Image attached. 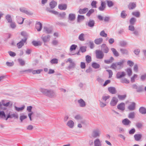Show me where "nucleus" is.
<instances>
[{
  "label": "nucleus",
  "mask_w": 146,
  "mask_h": 146,
  "mask_svg": "<svg viewBox=\"0 0 146 146\" xmlns=\"http://www.w3.org/2000/svg\"><path fill=\"white\" fill-rule=\"evenodd\" d=\"M125 62V59H121L119 62L113 63L110 66V68L115 70L121 69L123 68L124 64Z\"/></svg>",
  "instance_id": "nucleus-1"
},
{
  "label": "nucleus",
  "mask_w": 146,
  "mask_h": 146,
  "mask_svg": "<svg viewBox=\"0 0 146 146\" xmlns=\"http://www.w3.org/2000/svg\"><path fill=\"white\" fill-rule=\"evenodd\" d=\"M40 90L44 95L50 97L52 98L55 96V93L51 90L41 88L40 89Z\"/></svg>",
  "instance_id": "nucleus-2"
},
{
  "label": "nucleus",
  "mask_w": 146,
  "mask_h": 146,
  "mask_svg": "<svg viewBox=\"0 0 146 146\" xmlns=\"http://www.w3.org/2000/svg\"><path fill=\"white\" fill-rule=\"evenodd\" d=\"M101 131L99 129L94 130L91 134L90 137L91 138H96L100 137Z\"/></svg>",
  "instance_id": "nucleus-3"
},
{
  "label": "nucleus",
  "mask_w": 146,
  "mask_h": 146,
  "mask_svg": "<svg viewBox=\"0 0 146 146\" xmlns=\"http://www.w3.org/2000/svg\"><path fill=\"white\" fill-rule=\"evenodd\" d=\"M131 88L133 89L136 90V91L138 92H141L143 90V85H139L136 84L132 85L131 86Z\"/></svg>",
  "instance_id": "nucleus-4"
},
{
  "label": "nucleus",
  "mask_w": 146,
  "mask_h": 146,
  "mask_svg": "<svg viewBox=\"0 0 146 146\" xmlns=\"http://www.w3.org/2000/svg\"><path fill=\"white\" fill-rule=\"evenodd\" d=\"M96 55L97 58L102 59L104 57V54L102 51L97 50H96Z\"/></svg>",
  "instance_id": "nucleus-5"
},
{
  "label": "nucleus",
  "mask_w": 146,
  "mask_h": 146,
  "mask_svg": "<svg viewBox=\"0 0 146 146\" xmlns=\"http://www.w3.org/2000/svg\"><path fill=\"white\" fill-rule=\"evenodd\" d=\"M27 38L25 37L24 39H22L17 44V46L18 48H21L26 42Z\"/></svg>",
  "instance_id": "nucleus-6"
},
{
  "label": "nucleus",
  "mask_w": 146,
  "mask_h": 146,
  "mask_svg": "<svg viewBox=\"0 0 146 146\" xmlns=\"http://www.w3.org/2000/svg\"><path fill=\"white\" fill-rule=\"evenodd\" d=\"M126 75L125 72L124 71L118 72L116 74V78L117 79H120Z\"/></svg>",
  "instance_id": "nucleus-7"
},
{
  "label": "nucleus",
  "mask_w": 146,
  "mask_h": 146,
  "mask_svg": "<svg viewBox=\"0 0 146 146\" xmlns=\"http://www.w3.org/2000/svg\"><path fill=\"white\" fill-rule=\"evenodd\" d=\"M118 102L117 98L115 97L112 98L110 102V105L111 106H116Z\"/></svg>",
  "instance_id": "nucleus-8"
},
{
  "label": "nucleus",
  "mask_w": 146,
  "mask_h": 146,
  "mask_svg": "<svg viewBox=\"0 0 146 146\" xmlns=\"http://www.w3.org/2000/svg\"><path fill=\"white\" fill-rule=\"evenodd\" d=\"M50 36L49 35H43L42 37V38L43 41L44 42H49L50 40Z\"/></svg>",
  "instance_id": "nucleus-9"
},
{
  "label": "nucleus",
  "mask_w": 146,
  "mask_h": 146,
  "mask_svg": "<svg viewBox=\"0 0 146 146\" xmlns=\"http://www.w3.org/2000/svg\"><path fill=\"white\" fill-rule=\"evenodd\" d=\"M94 146H102V141L99 139L97 138L94 142Z\"/></svg>",
  "instance_id": "nucleus-10"
},
{
  "label": "nucleus",
  "mask_w": 146,
  "mask_h": 146,
  "mask_svg": "<svg viewBox=\"0 0 146 146\" xmlns=\"http://www.w3.org/2000/svg\"><path fill=\"white\" fill-rule=\"evenodd\" d=\"M122 123L126 126H130L131 122L127 118H125L122 121Z\"/></svg>",
  "instance_id": "nucleus-11"
},
{
  "label": "nucleus",
  "mask_w": 146,
  "mask_h": 146,
  "mask_svg": "<svg viewBox=\"0 0 146 146\" xmlns=\"http://www.w3.org/2000/svg\"><path fill=\"white\" fill-rule=\"evenodd\" d=\"M78 102L80 107L84 108L86 106V102L82 99L78 100Z\"/></svg>",
  "instance_id": "nucleus-12"
},
{
  "label": "nucleus",
  "mask_w": 146,
  "mask_h": 146,
  "mask_svg": "<svg viewBox=\"0 0 146 146\" xmlns=\"http://www.w3.org/2000/svg\"><path fill=\"white\" fill-rule=\"evenodd\" d=\"M142 135L141 134H135L134 135V137L135 141H139L141 139Z\"/></svg>",
  "instance_id": "nucleus-13"
},
{
  "label": "nucleus",
  "mask_w": 146,
  "mask_h": 146,
  "mask_svg": "<svg viewBox=\"0 0 146 146\" xmlns=\"http://www.w3.org/2000/svg\"><path fill=\"white\" fill-rule=\"evenodd\" d=\"M42 24L40 22H37L35 25V28L38 31H40L42 29Z\"/></svg>",
  "instance_id": "nucleus-14"
},
{
  "label": "nucleus",
  "mask_w": 146,
  "mask_h": 146,
  "mask_svg": "<svg viewBox=\"0 0 146 146\" xmlns=\"http://www.w3.org/2000/svg\"><path fill=\"white\" fill-rule=\"evenodd\" d=\"M66 125L69 128H72L74 127V123L72 120H70L67 122Z\"/></svg>",
  "instance_id": "nucleus-15"
},
{
  "label": "nucleus",
  "mask_w": 146,
  "mask_h": 146,
  "mask_svg": "<svg viewBox=\"0 0 146 146\" xmlns=\"http://www.w3.org/2000/svg\"><path fill=\"white\" fill-rule=\"evenodd\" d=\"M101 47L102 50L104 53H107L108 52V48L105 44H102L101 46Z\"/></svg>",
  "instance_id": "nucleus-16"
},
{
  "label": "nucleus",
  "mask_w": 146,
  "mask_h": 146,
  "mask_svg": "<svg viewBox=\"0 0 146 146\" xmlns=\"http://www.w3.org/2000/svg\"><path fill=\"white\" fill-rule=\"evenodd\" d=\"M76 18V15L74 13H70L68 16V19L71 21H74Z\"/></svg>",
  "instance_id": "nucleus-17"
},
{
  "label": "nucleus",
  "mask_w": 146,
  "mask_h": 146,
  "mask_svg": "<svg viewBox=\"0 0 146 146\" xmlns=\"http://www.w3.org/2000/svg\"><path fill=\"white\" fill-rule=\"evenodd\" d=\"M117 108L121 111H124L125 109V105L124 103H121L118 105L117 106Z\"/></svg>",
  "instance_id": "nucleus-18"
},
{
  "label": "nucleus",
  "mask_w": 146,
  "mask_h": 146,
  "mask_svg": "<svg viewBox=\"0 0 146 146\" xmlns=\"http://www.w3.org/2000/svg\"><path fill=\"white\" fill-rule=\"evenodd\" d=\"M88 26L91 28L93 27L95 25V21L93 20L90 19L86 23Z\"/></svg>",
  "instance_id": "nucleus-19"
},
{
  "label": "nucleus",
  "mask_w": 146,
  "mask_h": 146,
  "mask_svg": "<svg viewBox=\"0 0 146 146\" xmlns=\"http://www.w3.org/2000/svg\"><path fill=\"white\" fill-rule=\"evenodd\" d=\"M110 96L109 95H104L102 97L101 100L102 101L104 102H108L109 101H108V100L110 98Z\"/></svg>",
  "instance_id": "nucleus-20"
},
{
  "label": "nucleus",
  "mask_w": 146,
  "mask_h": 146,
  "mask_svg": "<svg viewBox=\"0 0 146 146\" xmlns=\"http://www.w3.org/2000/svg\"><path fill=\"white\" fill-rule=\"evenodd\" d=\"M16 18L17 22L19 24H22L23 23L24 19L19 16H17Z\"/></svg>",
  "instance_id": "nucleus-21"
},
{
  "label": "nucleus",
  "mask_w": 146,
  "mask_h": 146,
  "mask_svg": "<svg viewBox=\"0 0 146 146\" xmlns=\"http://www.w3.org/2000/svg\"><path fill=\"white\" fill-rule=\"evenodd\" d=\"M105 7L106 4L103 1H101V5L98 8L99 10L101 11H103L105 9Z\"/></svg>",
  "instance_id": "nucleus-22"
},
{
  "label": "nucleus",
  "mask_w": 146,
  "mask_h": 146,
  "mask_svg": "<svg viewBox=\"0 0 146 146\" xmlns=\"http://www.w3.org/2000/svg\"><path fill=\"white\" fill-rule=\"evenodd\" d=\"M52 31V29L50 27H45L43 28V31L47 34L50 33Z\"/></svg>",
  "instance_id": "nucleus-23"
},
{
  "label": "nucleus",
  "mask_w": 146,
  "mask_h": 146,
  "mask_svg": "<svg viewBox=\"0 0 146 146\" xmlns=\"http://www.w3.org/2000/svg\"><path fill=\"white\" fill-rule=\"evenodd\" d=\"M103 41V39L102 38H100L95 39L94 40V43L97 45H99L101 44Z\"/></svg>",
  "instance_id": "nucleus-24"
},
{
  "label": "nucleus",
  "mask_w": 146,
  "mask_h": 146,
  "mask_svg": "<svg viewBox=\"0 0 146 146\" xmlns=\"http://www.w3.org/2000/svg\"><path fill=\"white\" fill-rule=\"evenodd\" d=\"M86 34L83 33L80 34L79 36L78 37V39L81 41H83L85 40V36Z\"/></svg>",
  "instance_id": "nucleus-25"
},
{
  "label": "nucleus",
  "mask_w": 146,
  "mask_h": 146,
  "mask_svg": "<svg viewBox=\"0 0 146 146\" xmlns=\"http://www.w3.org/2000/svg\"><path fill=\"white\" fill-rule=\"evenodd\" d=\"M57 3L54 0L52 1L49 3V6L51 9H53L56 6Z\"/></svg>",
  "instance_id": "nucleus-26"
},
{
  "label": "nucleus",
  "mask_w": 146,
  "mask_h": 146,
  "mask_svg": "<svg viewBox=\"0 0 146 146\" xmlns=\"http://www.w3.org/2000/svg\"><path fill=\"white\" fill-rule=\"evenodd\" d=\"M120 51L122 54L128 55L129 54V51L128 50L125 48H121Z\"/></svg>",
  "instance_id": "nucleus-27"
},
{
  "label": "nucleus",
  "mask_w": 146,
  "mask_h": 146,
  "mask_svg": "<svg viewBox=\"0 0 146 146\" xmlns=\"http://www.w3.org/2000/svg\"><path fill=\"white\" fill-rule=\"evenodd\" d=\"M108 90L110 93L112 94H115L116 92L115 88L113 87L108 88Z\"/></svg>",
  "instance_id": "nucleus-28"
},
{
  "label": "nucleus",
  "mask_w": 146,
  "mask_h": 146,
  "mask_svg": "<svg viewBox=\"0 0 146 146\" xmlns=\"http://www.w3.org/2000/svg\"><path fill=\"white\" fill-rule=\"evenodd\" d=\"M88 10L87 8H84L83 9H79L78 12L80 14H84Z\"/></svg>",
  "instance_id": "nucleus-29"
},
{
  "label": "nucleus",
  "mask_w": 146,
  "mask_h": 146,
  "mask_svg": "<svg viewBox=\"0 0 146 146\" xmlns=\"http://www.w3.org/2000/svg\"><path fill=\"white\" fill-rule=\"evenodd\" d=\"M128 108L130 111H133L135 109V103L134 102H132L131 104L129 105Z\"/></svg>",
  "instance_id": "nucleus-30"
},
{
  "label": "nucleus",
  "mask_w": 146,
  "mask_h": 146,
  "mask_svg": "<svg viewBox=\"0 0 146 146\" xmlns=\"http://www.w3.org/2000/svg\"><path fill=\"white\" fill-rule=\"evenodd\" d=\"M67 8V5L65 4H61L58 5V8L61 10H65Z\"/></svg>",
  "instance_id": "nucleus-31"
},
{
  "label": "nucleus",
  "mask_w": 146,
  "mask_h": 146,
  "mask_svg": "<svg viewBox=\"0 0 146 146\" xmlns=\"http://www.w3.org/2000/svg\"><path fill=\"white\" fill-rule=\"evenodd\" d=\"M136 7V4L134 2L130 3L128 5V8L129 9H132Z\"/></svg>",
  "instance_id": "nucleus-32"
},
{
  "label": "nucleus",
  "mask_w": 146,
  "mask_h": 146,
  "mask_svg": "<svg viewBox=\"0 0 146 146\" xmlns=\"http://www.w3.org/2000/svg\"><path fill=\"white\" fill-rule=\"evenodd\" d=\"M111 50L112 51L115 56L116 57H118L119 56V53L115 48H111Z\"/></svg>",
  "instance_id": "nucleus-33"
},
{
  "label": "nucleus",
  "mask_w": 146,
  "mask_h": 146,
  "mask_svg": "<svg viewBox=\"0 0 146 146\" xmlns=\"http://www.w3.org/2000/svg\"><path fill=\"white\" fill-rule=\"evenodd\" d=\"M100 103L99 105L100 107L101 108H104L106 106L107 104H108V102H104L102 100L99 101Z\"/></svg>",
  "instance_id": "nucleus-34"
},
{
  "label": "nucleus",
  "mask_w": 146,
  "mask_h": 146,
  "mask_svg": "<svg viewBox=\"0 0 146 146\" xmlns=\"http://www.w3.org/2000/svg\"><path fill=\"white\" fill-rule=\"evenodd\" d=\"M139 111L142 114H145L146 113V109L144 107H141L139 109Z\"/></svg>",
  "instance_id": "nucleus-35"
},
{
  "label": "nucleus",
  "mask_w": 146,
  "mask_h": 146,
  "mask_svg": "<svg viewBox=\"0 0 146 146\" xmlns=\"http://www.w3.org/2000/svg\"><path fill=\"white\" fill-rule=\"evenodd\" d=\"M92 66L95 69H98L99 68L100 66L99 64L97 63L93 62L92 63Z\"/></svg>",
  "instance_id": "nucleus-36"
},
{
  "label": "nucleus",
  "mask_w": 146,
  "mask_h": 146,
  "mask_svg": "<svg viewBox=\"0 0 146 146\" xmlns=\"http://www.w3.org/2000/svg\"><path fill=\"white\" fill-rule=\"evenodd\" d=\"M32 43L35 46H40L41 45V43L40 41H33L32 42Z\"/></svg>",
  "instance_id": "nucleus-37"
},
{
  "label": "nucleus",
  "mask_w": 146,
  "mask_h": 146,
  "mask_svg": "<svg viewBox=\"0 0 146 146\" xmlns=\"http://www.w3.org/2000/svg\"><path fill=\"white\" fill-rule=\"evenodd\" d=\"M66 15V13L65 12H63L62 13H59L58 15V17L60 18V19H63L65 18V17Z\"/></svg>",
  "instance_id": "nucleus-38"
},
{
  "label": "nucleus",
  "mask_w": 146,
  "mask_h": 146,
  "mask_svg": "<svg viewBox=\"0 0 146 146\" xmlns=\"http://www.w3.org/2000/svg\"><path fill=\"white\" fill-rule=\"evenodd\" d=\"M114 59L113 57H111L110 59L109 60H104L105 63L107 64H109L111 62L114 60Z\"/></svg>",
  "instance_id": "nucleus-39"
},
{
  "label": "nucleus",
  "mask_w": 146,
  "mask_h": 146,
  "mask_svg": "<svg viewBox=\"0 0 146 146\" xmlns=\"http://www.w3.org/2000/svg\"><path fill=\"white\" fill-rule=\"evenodd\" d=\"M76 66V64L74 62L70 64L68 66L67 69L70 70V69L74 68Z\"/></svg>",
  "instance_id": "nucleus-40"
},
{
  "label": "nucleus",
  "mask_w": 146,
  "mask_h": 146,
  "mask_svg": "<svg viewBox=\"0 0 146 146\" xmlns=\"http://www.w3.org/2000/svg\"><path fill=\"white\" fill-rule=\"evenodd\" d=\"M6 19L7 20L8 22L10 23L12 21V19L11 15L8 14L5 17Z\"/></svg>",
  "instance_id": "nucleus-41"
},
{
  "label": "nucleus",
  "mask_w": 146,
  "mask_h": 146,
  "mask_svg": "<svg viewBox=\"0 0 146 146\" xmlns=\"http://www.w3.org/2000/svg\"><path fill=\"white\" fill-rule=\"evenodd\" d=\"M74 118L78 121L82 119V117L80 114H77L74 116Z\"/></svg>",
  "instance_id": "nucleus-42"
},
{
  "label": "nucleus",
  "mask_w": 146,
  "mask_h": 146,
  "mask_svg": "<svg viewBox=\"0 0 146 146\" xmlns=\"http://www.w3.org/2000/svg\"><path fill=\"white\" fill-rule=\"evenodd\" d=\"M120 82L122 83H125L126 84H128L129 82V80L125 78L121 79V80Z\"/></svg>",
  "instance_id": "nucleus-43"
},
{
  "label": "nucleus",
  "mask_w": 146,
  "mask_h": 146,
  "mask_svg": "<svg viewBox=\"0 0 146 146\" xmlns=\"http://www.w3.org/2000/svg\"><path fill=\"white\" fill-rule=\"evenodd\" d=\"M43 71L42 69H38L37 70H33V74H39Z\"/></svg>",
  "instance_id": "nucleus-44"
},
{
  "label": "nucleus",
  "mask_w": 146,
  "mask_h": 146,
  "mask_svg": "<svg viewBox=\"0 0 146 146\" xmlns=\"http://www.w3.org/2000/svg\"><path fill=\"white\" fill-rule=\"evenodd\" d=\"M136 19L134 17L131 18L129 22L131 25H133L135 24L136 21Z\"/></svg>",
  "instance_id": "nucleus-45"
},
{
  "label": "nucleus",
  "mask_w": 146,
  "mask_h": 146,
  "mask_svg": "<svg viewBox=\"0 0 146 146\" xmlns=\"http://www.w3.org/2000/svg\"><path fill=\"white\" fill-rule=\"evenodd\" d=\"M86 62L89 63L92 61L91 57L89 55H87L86 56Z\"/></svg>",
  "instance_id": "nucleus-46"
},
{
  "label": "nucleus",
  "mask_w": 146,
  "mask_h": 146,
  "mask_svg": "<svg viewBox=\"0 0 146 146\" xmlns=\"http://www.w3.org/2000/svg\"><path fill=\"white\" fill-rule=\"evenodd\" d=\"M6 117V115L5 112L3 111H0V118L1 119H5Z\"/></svg>",
  "instance_id": "nucleus-47"
},
{
  "label": "nucleus",
  "mask_w": 146,
  "mask_h": 146,
  "mask_svg": "<svg viewBox=\"0 0 146 146\" xmlns=\"http://www.w3.org/2000/svg\"><path fill=\"white\" fill-rule=\"evenodd\" d=\"M125 71L129 76H130L131 75L132 71L131 68H128L125 70Z\"/></svg>",
  "instance_id": "nucleus-48"
},
{
  "label": "nucleus",
  "mask_w": 146,
  "mask_h": 146,
  "mask_svg": "<svg viewBox=\"0 0 146 146\" xmlns=\"http://www.w3.org/2000/svg\"><path fill=\"white\" fill-rule=\"evenodd\" d=\"M50 63L52 64H56L58 62V59L57 58H53L50 61Z\"/></svg>",
  "instance_id": "nucleus-49"
},
{
  "label": "nucleus",
  "mask_w": 146,
  "mask_h": 146,
  "mask_svg": "<svg viewBox=\"0 0 146 146\" xmlns=\"http://www.w3.org/2000/svg\"><path fill=\"white\" fill-rule=\"evenodd\" d=\"M25 107V106H23L20 108L17 107L16 106L15 107V110L18 111L23 110L24 109Z\"/></svg>",
  "instance_id": "nucleus-50"
},
{
  "label": "nucleus",
  "mask_w": 146,
  "mask_h": 146,
  "mask_svg": "<svg viewBox=\"0 0 146 146\" xmlns=\"http://www.w3.org/2000/svg\"><path fill=\"white\" fill-rule=\"evenodd\" d=\"M3 106L7 107L8 106L9 104V102H7L6 100H3L2 101Z\"/></svg>",
  "instance_id": "nucleus-51"
},
{
  "label": "nucleus",
  "mask_w": 146,
  "mask_h": 146,
  "mask_svg": "<svg viewBox=\"0 0 146 146\" xmlns=\"http://www.w3.org/2000/svg\"><path fill=\"white\" fill-rule=\"evenodd\" d=\"M94 11V10L93 9H91L90 10L88 13H86V15L88 17H90L91 15L93 13Z\"/></svg>",
  "instance_id": "nucleus-52"
},
{
  "label": "nucleus",
  "mask_w": 146,
  "mask_h": 146,
  "mask_svg": "<svg viewBox=\"0 0 146 146\" xmlns=\"http://www.w3.org/2000/svg\"><path fill=\"white\" fill-rule=\"evenodd\" d=\"M127 15L125 13V11H122L121 14V16L123 19H125L126 18Z\"/></svg>",
  "instance_id": "nucleus-53"
},
{
  "label": "nucleus",
  "mask_w": 146,
  "mask_h": 146,
  "mask_svg": "<svg viewBox=\"0 0 146 146\" xmlns=\"http://www.w3.org/2000/svg\"><path fill=\"white\" fill-rule=\"evenodd\" d=\"M100 35L101 36L105 37H106L107 36V34L105 33L104 30H103L100 32Z\"/></svg>",
  "instance_id": "nucleus-54"
},
{
  "label": "nucleus",
  "mask_w": 146,
  "mask_h": 146,
  "mask_svg": "<svg viewBox=\"0 0 146 146\" xmlns=\"http://www.w3.org/2000/svg\"><path fill=\"white\" fill-rule=\"evenodd\" d=\"M126 97V95H118V98L120 100H124Z\"/></svg>",
  "instance_id": "nucleus-55"
},
{
  "label": "nucleus",
  "mask_w": 146,
  "mask_h": 146,
  "mask_svg": "<svg viewBox=\"0 0 146 146\" xmlns=\"http://www.w3.org/2000/svg\"><path fill=\"white\" fill-rule=\"evenodd\" d=\"M128 117L129 118L133 119L135 117V113L131 112L129 113Z\"/></svg>",
  "instance_id": "nucleus-56"
},
{
  "label": "nucleus",
  "mask_w": 146,
  "mask_h": 146,
  "mask_svg": "<svg viewBox=\"0 0 146 146\" xmlns=\"http://www.w3.org/2000/svg\"><path fill=\"white\" fill-rule=\"evenodd\" d=\"M97 2L96 1H93L91 3V5L92 8H96L97 7L96 4Z\"/></svg>",
  "instance_id": "nucleus-57"
},
{
  "label": "nucleus",
  "mask_w": 146,
  "mask_h": 146,
  "mask_svg": "<svg viewBox=\"0 0 146 146\" xmlns=\"http://www.w3.org/2000/svg\"><path fill=\"white\" fill-rule=\"evenodd\" d=\"M127 64L131 67H132L134 65V62L131 60H128L127 62Z\"/></svg>",
  "instance_id": "nucleus-58"
},
{
  "label": "nucleus",
  "mask_w": 146,
  "mask_h": 146,
  "mask_svg": "<svg viewBox=\"0 0 146 146\" xmlns=\"http://www.w3.org/2000/svg\"><path fill=\"white\" fill-rule=\"evenodd\" d=\"M87 47L86 46H81L80 47V49L81 51L83 53L85 52L86 50Z\"/></svg>",
  "instance_id": "nucleus-59"
},
{
  "label": "nucleus",
  "mask_w": 146,
  "mask_h": 146,
  "mask_svg": "<svg viewBox=\"0 0 146 146\" xmlns=\"http://www.w3.org/2000/svg\"><path fill=\"white\" fill-rule=\"evenodd\" d=\"M18 60L21 65L23 66L25 65V62L23 59H19Z\"/></svg>",
  "instance_id": "nucleus-60"
},
{
  "label": "nucleus",
  "mask_w": 146,
  "mask_h": 146,
  "mask_svg": "<svg viewBox=\"0 0 146 146\" xmlns=\"http://www.w3.org/2000/svg\"><path fill=\"white\" fill-rule=\"evenodd\" d=\"M85 18L84 16L81 15H78L77 19V21L79 22L81 20H83Z\"/></svg>",
  "instance_id": "nucleus-61"
},
{
  "label": "nucleus",
  "mask_w": 146,
  "mask_h": 146,
  "mask_svg": "<svg viewBox=\"0 0 146 146\" xmlns=\"http://www.w3.org/2000/svg\"><path fill=\"white\" fill-rule=\"evenodd\" d=\"M10 27L13 29H15L16 27L15 23L13 21L10 22Z\"/></svg>",
  "instance_id": "nucleus-62"
},
{
  "label": "nucleus",
  "mask_w": 146,
  "mask_h": 146,
  "mask_svg": "<svg viewBox=\"0 0 146 146\" xmlns=\"http://www.w3.org/2000/svg\"><path fill=\"white\" fill-rule=\"evenodd\" d=\"M77 46L75 44H72L70 47V51H72L73 50H75Z\"/></svg>",
  "instance_id": "nucleus-63"
},
{
  "label": "nucleus",
  "mask_w": 146,
  "mask_h": 146,
  "mask_svg": "<svg viewBox=\"0 0 146 146\" xmlns=\"http://www.w3.org/2000/svg\"><path fill=\"white\" fill-rule=\"evenodd\" d=\"M135 125L137 128L140 129L142 127L143 125L141 123L138 122L136 123Z\"/></svg>",
  "instance_id": "nucleus-64"
}]
</instances>
